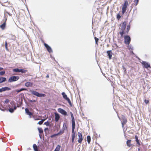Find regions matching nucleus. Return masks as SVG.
I'll use <instances>...</instances> for the list:
<instances>
[{"label": "nucleus", "instance_id": "obj_28", "mask_svg": "<svg viewBox=\"0 0 151 151\" xmlns=\"http://www.w3.org/2000/svg\"><path fill=\"white\" fill-rule=\"evenodd\" d=\"M139 0H134V5H135V6H136L138 4L139 2Z\"/></svg>", "mask_w": 151, "mask_h": 151}, {"label": "nucleus", "instance_id": "obj_14", "mask_svg": "<svg viewBox=\"0 0 151 151\" xmlns=\"http://www.w3.org/2000/svg\"><path fill=\"white\" fill-rule=\"evenodd\" d=\"M10 88L5 87H2L0 88V93L2 92L3 91H9L11 90Z\"/></svg>", "mask_w": 151, "mask_h": 151}, {"label": "nucleus", "instance_id": "obj_15", "mask_svg": "<svg viewBox=\"0 0 151 151\" xmlns=\"http://www.w3.org/2000/svg\"><path fill=\"white\" fill-rule=\"evenodd\" d=\"M25 110L26 114H27L29 115L30 117L31 118L32 117V116L33 115V113L30 112L29 110V109L27 108H25Z\"/></svg>", "mask_w": 151, "mask_h": 151}, {"label": "nucleus", "instance_id": "obj_38", "mask_svg": "<svg viewBox=\"0 0 151 151\" xmlns=\"http://www.w3.org/2000/svg\"><path fill=\"white\" fill-rule=\"evenodd\" d=\"M58 134H52V135L51 136H50V137L51 138H53L54 137H55V136H58Z\"/></svg>", "mask_w": 151, "mask_h": 151}, {"label": "nucleus", "instance_id": "obj_7", "mask_svg": "<svg viewBox=\"0 0 151 151\" xmlns=\"http://www.w3.org/2000/svg\"><path fill=\"white\" fill-rule=\"evenodd\" d=\"M62 95L63 96V98L66 100L70 106H72V104L71 102L70 99L67 97V95L65 94V93L64 92H62Z\"/></svg>", "mask_w": 151, "mask_h": 151}, {"label": "nucleus", "instance_id": "obj_21", "mask_svg": "<svg viewBox=\"0 0 151 151\" xmlns=\"http://www.w3.org/2000/svg\"><path fill=\"white\" fill-rule=\"evenodd\" d=\"M131 140H128L127 141V145L129 147H130L132 145V144H131Z\"/></svg>", "mask_w": 151, "mask_h": 151}, {"label": "nucleus", "instance_id": "obj_45", "mask_svg": "<svg viewBox=\"0 0 151 151\" xmlns=\"http://www.w3.org/2000/svg\"><path fill=\"white\" fill-rule=\"evenodd\" d=\"M122 68H123V69L124 70V72H125L126 71V68H125V67H124V66H122Z\"/></svg>", "mask_w": 151, "mask_h": 151}, {"label": "nucleus", "instance_id": "obj_46", "mask_svg": "<svg viewBox=\"0 0 151 151\" xmlns=\"http://www.w3.org/2000/svg\"><path fill=\"white\" fill-rule=\"evenodd\" d=\"M74 139L75 138H72V142L73 143H74Z\"/></svg>", "mask_w": 151, "mask_h": 151}, {"label": "nucleus", "instance_id": "obj_3", "mask_svg": "<svg viewBox=\"0 0 151 151\" xmlns=\"http://www.w3.org/2000/svg\"><path fill=\"white\" fill-rule=\"evenodd\" d=\"M128 4V1L127 0H125L124 4L122 5V13L124 14L126 12L127 10V8Z\"/></svg>", "mask_w": 151, "mask_h": 151}, {"label": "nucleus", "instance_id": "obj_37", "mask_svg": "<svg viewBox=\"0 0 151 151\" xmlns=\"http://www.w3.org/2000/svg\"><path fill=\"white\" fill-rule=\"evenodd\" d=\"M5 73V72L4 71H2L0 72V75L3 76L4 75Z\"/></svg>", "mask_w": 151, "mask_h": 151}, {"label": "nucleus", "instance_id": "obj_17", "mask_svg": "<svg viewBox=\"0 0 151 151\" xmlns=\"http://www.w3.org/2000/svg\"><path fill=\"white\" fill-rule=\"evenodd\" d=\"M33 85V83L30 82H27L25 84V85L27 87H32Z\"/></svg>", "mask_w": 151, "mask_h": 151}, {"label": "nucleus", "instance_id": "obj_36", "mask_svg": "<svg viewBox=\"0 0 151 151\" xmlns=\"http://www.w3.org/2000/svg\"><path fill=\"white\" fill-rule=\"evenodd\" d=\"M45 119H42L41 121H39L38 123V124L39 125H41L43 123V122L45 121Z\"/></svg>", "mask_w": 151, "mask_h": 151}, {"label": "nucleus", "instance_id": "obj_47", "mask_svg": "<svg viewBox=\"0 0 151 151\" xmlns=\"http://www.w3.org/2000/svg\"><path fill=\"white\" fill-rule=\"evenodd\" d=\"M12 37H13V40H14L16 38V37L15 36H13Z\"/></svg>", "mask_w": 151, "mask_h": 151}, {"label": "nucleus", "instance_id": "obj_39", "mask_svg": "<svg viewBox=\"0 0 151 151\" xmlns=\"http://www.w3.org/2000/svg\"><path fill=\"white\" fill-rule=\"evenodd\" d=\"M47 126H48L49 125L50 123L49 122H45L44 123Z\"/></svg>", "mask_w": 151, "mask_h": 151}, {"label": "nucleus", "instance_id": "obj_33", "mask_svg": "<svg viewBox=\"0 0 151 151\" xmlns=\"http://www.w3.org/2000/svg\"><path fill=\"white\" fill-rule=\"evenodd\" d=\"M5 47L6 50L7 51H8L9 50H8V48L7 47V42L6 41H5Z\"/></svg>", "mask_w": 151, "mask_h": 151}, {"label": "nucleus", "instance_id": "obj_49", "mask_svg": "<svg viewBox=\"0 0 151 151\" xmlns=\"http://www.w3.org/2000/svg\"><path fill=\"white\" fill-rule=\"evenodd\" d=\"M3 69V68L1 67H0V70H2Z\"/></svg>", "mask_w": 151, "mask_h": 151}, {"label": "nucleus", "instance_id": "obj_40", "mask_svg": "<svg viewBox=\"0 0 151 151\" xmlns=\"http://www.w3.org/2000/svg\"><path fill=\"white\" fill-rule=\"evenodd\" d=\"M32 116L35 120H38L40 119H39L37 118L36 116Z\"/></svg>", "mask_w": 151, "mask_h": 151}, {"label": "nucleus", "instance_id": "obj_2", "mask_svg": "<svg viewBox=\"0 0 151 151\" xmlns=\"http://www.w3.org/2000/svg\"><path fill=\"white\" fill-rule=\"evenodd\" d=\"M72 119V138H75L76 135V132L74 131L75 128L76 124L75 122V119L73 114L71 112H70Z\"/></svg>", "mask_w": 151, "mask_h": 151}, {"label": "nucleus", "instance_id": "obj_16", "mask_svg": "<svg viewBox=\"0 0 151 151\" xmlns=\"http://www.w3.org/2000/svg\"><path fill=\"white\" fill-rule=\"evenodd\" d=\"M55 121L56 122H58L59 119L60 118V116L58 114L57 112H55Z\"/></svg>", "mask_w": 151, "mask_h": 151}, {"label": "nucleus", "instance_id": "obj_23", "mask_svg": "<svg viewBox=\"0 0 151 151\" xmlns=\"http://www.w3.org/2000/svg\"><path fill=\"white\" fill-rule=\"evenodd\" d=\"M27 90L26 88H21L20 89H17L16 90V91L17 93H19L20 92L23 91H26Z\"/></svg>", "mask_w": 151, "mask_h": 151}, {"label": "nucleus", "instance_id": "obj_22", "mask_svg": "<svg viewBox=\"0 0 151 151\" xmlns=\"http://www.w3.org/2000/svg\"><path fill=\"white\" fill-rule=\"evenodd\" d=\"M6 80V78L5 77H1L0 78V84L5 82Z\"/></svg>", "mask_w": 151, "mask_h": 151}, {"label": "nucleus", "instance_id": "obj_8", "mask_svg": "<svg viewBox=\"0 0 151 151\" xmlns=\"http://www.w3.org/2000/svg\"><path fill=\"white\" fill-rule=\"evenodd\" d=\"M121 120L122 126L123 128H124V125L126 124L127 122V119L125 116H123L122 117Z\"/></svg>", "mask_w": 151, "mask_h": 151}, {"label": "nucleus", "instance_id": "obj_41", "mask_svg": "<svg viewBox=\"0 0 151 151\" xmlns=\"http://www.w3.org/2000/svg\"><path fill=\"white\" fill-rule=\"evenodd\" d=\"M9 101V100L8 99H6L5 101L4 102L6 104H8Z\"/></svg>", "mask_w": 151, "mask_h": 151}, {"label": "nucleus", "instance_id": "obj_18", "mask_svg": "<svg viewBox=\"0 0 151 151\" xmlns=\"http://www.w3.org/2000/svg\"><path fill=\"white\" fill-rule=\"evenodd\" d=\"M107 53L108 54V55L109 56V58L110 59L111 58L112 53L111 50H109L107 51Z\"/></svg>", "mask_w": 151, "mask_h": 151}, {"label": "nucleus", "instance_id": "obj_1", "mask_svg": "<svg viewBox=\"0 0 151 151\" xmlns=\"http://www.w3.org/2000/svg\"><path fill=\"white\" fill-rule=\"evenodd\" d=\"M127 22L124 21L122 24L121 28H120L119 33L122 38H123L124 35L127 34L130 30V25H128L127 26L126 31H125Z\"/></svg>", "mask_w": 151, "mask_h": 151}, {"label": "nucleus", "instance_id": "obj_12", "mask_svg": "<svg viewBox=\"0 0 151 151\" xmlns=\"http://www.w3.org/2000/svg\"><path fill=\"white\" fill-rule=\"evenodd\" d=\"M44 45L45 47L46 48L47 51L51 53L52 52V50L50 47L48 45L45 43L44 44Z\"/></svg>", "mask_w": 151, "mask_h": 151}, {"label": "nucleus", "instance_id": "obj_43", "mask_svg": "<svg viewBox=\"0 0 151 151\" xmlns=\"http://www.w3.org/2000/svg\"><path fill=\"white\" fill-rule=\"evenodd\" d=\"M144 101H145V104H147L149 103V102L148 100H147L146 99H145L144 100Z\"/></svg>", "mask_w": 151, "mask_h": 151}, {"label": "nucleus", "instance_id": "obj_20", "mask_svg": "<svg viewBox=\"0 0 151 151\" xmlns=\"http://www.w3.org/2000/svg\"><path fill=\"white\" fill-rule=\"evenodd\" d=\"M12 103L13 104V105H14V109H12V108H10L9 109V111L11 113L13 112L14 111V110H15L16 109L15 103H14V102H12Z\"/></svg>", "mask_w": 151, "mask_h": 151}, {"label": "nucleus", "instance_id": "obj_32", "mask_svg": "<svg viewBox=\"0 0 151 151\" xmlns=\"http://www.w3.org/2000/svg\"><path fill=\"white\" fill-rule=\"evenodd\" d=\"M94 39L95 40L96 44L98 45L99 41V39L96 37H94Z\"/></svg>", "mask_w": 151, "mask_h": 151}, {"label": "nucleus", "instance_id": "obj_11", "mask_svg": "<svg viewBox=\"0 0 151 151\" xmlns=\"http://www.w3.org/2000/svg\"><path fill=\"white\" fill-rule=\"evenodd\" d=\"M142 64L145 68H147L150 67V65L146 62L143 61Z\"/></svg>", "mask_w": 151, "mask_h": 151}, {"label": "nucleus", "instance_id": "obj_31", "mask_svg": "<svg viewBox=\"0 0 151 151\" xmlns=\"http://www.w3.org/2000/svg\"><path fill=\"white\" fill-rule=\"evenodd\" d=\"M38 129L40 134L43 133V130L41 128H38Z\"/></svg>", "mask_w": 151, "mask_h": 151}, {"label": "nucleus", "instance_id": "obj_26", "mask_svg": "<svg viewBox=\"0 0 151 151\" xmlns=\"http://www.w3.org/2000/svg\"><path fill=\"white\" fill-rule=\"evenodd\" d=\"M87 139L88 143V144H89L91 140V137L90 136L88 135L87 137Z\"/></svg>", "mask_w": 151, "mask_h": 151}, {"label": "nucleus", "instance_id": "obj_24", "mask_svg": "<svg viewBox=\"0 0 151 151\" xmlns=\"http://www.w3.org/2000/svg\"><path fill=\"white\" fill-rule=\"evenodd\" d=\"M61 147V146L59 145H58L55 149L54 150V151H59L60 149V148Z\"/></svg>", "mask_w": 151, "mask_h": 151}, {"label": "nucleus", "instance_id": "obj_19", "mask_svg": "<svg viewBox=\"0 0 151 151\" xmlns=\"http://www.w3.org/2000/svg\"><path fill=\"white\" fill-rule=\"evenodd\" d=\"M6 19L5 22L0 26V27L3 30L5 28L6 25Z\"/></svg>", "mask_w": 151, "mask_h": 151}, {"label": "nucleus", "instance_id": "obj_48", "mask_svg": "<svg viewBox=\"0 0 151 151\" xmlns=\"http://www.w3.org/2000/svg\"><path fill=\"white\" fill-rule=\"evenodd\" d=\"M6 13L8 14L9 15L11 16V14H10V13L7 12H6Z\"/></svg>", "mask_w": 151, "mask_h": 151}, {"label": "nucleus", "instance_id": "obj_57", "mask_svg": "<svg viewBox=\"0 0 151 151\" xmlns=\"http://www.w3.org/2000/svg\"><path fill=\"white\" fill-rule=\"evenodd\" d=\"M139 148H138V150L139 151Z\"/></svg>", "mask_w": 151, "mask_h": 151}, {"label": "nucleus", "instance_id": "obj_9", "mask_svg": "<svg viewBox=\"0 0 151 151\" xmlns=\"http://www.w3.org/2000/svg\"><path fill=\"white\" fill-rule=\"evenodd\" d=\"M78 142L79 143L81 144L83 140V137L82 134V133L78 132Z\"/></svg>", "mask_w": 151, "mask_h": 151}, {"label": "nucleus", "instance_id": "obj_25", "mask_svg": "<svg viewBox=\"0 0 151 151\" xmlns=\"http://www.w3.org/2000/svg\"><path fill=\"white\" fill-rule=\"evenodd\" d=\"M29 102L30 103H31L30 104V106H35V105L33 103H32L33 102H36V100H29Z\"/></svg>", "mask_w": 151, "mask_h": 151}, {"label": "nucleus", "instance_id": "obj_42", "mask_svg": "<svg viewBox=\"0 0 151 151\" xmlns=\"http://www.w3.org/2000/svg\"><path fill=\"white\" fill-rule=\"evenodd\" d=\"M138 145L139 146H140L141 145V144L139 142V140L136 141Z\"/></svg>", "mask_w": 151, "mask_h": 151}, {"label": "nucleus", "instance_id": "obj_29", "mask_svg": "<svg viewBox=\"0 0 151 151\" xmlns=\"http://www.w3.org/2000/svg\"><path fill=\"white\" fill-rule=\"evenodd\" d=\"M20 70L18 68H15L13 70V71L14 72H20Z\"/></svg>", "mask_w": 151, "mask_h": 151}, {"label": "nucleus", "instance_id": "obj_53", "mask_svg": "<svg viewBox=\"0 0 151 151\" xmlns=\"http://www.w3.org/2000/svg\"><path fill=\"white\" fill-rule=\"evenodd\" d=\"M39 136H40V137H41V135L40 134H39Z\"/></svg>", "mask_w": 151, "mask_h": 151}, {"label": "nucleus", "instance_id": "obj_54", "mask_svg": "<svg viewBox=\"0 0 151 151\" xmlns=\"http://www.w3.org/2000/svg\"><path fill=\"white\" fill-rule=\"evenodd\" d=\"M130 49H131V50H132V48H129V50H130Z\"/></svg>", "mask_w": 151, "mask_h": 151}, {"label": "nucleus", "instance_id": "obj_10", "mask_svg": "<svg viewBox=\"0 0 151 151\" xmlns=\"http://www.w3.org/2000/svg\"><path fill=\"white\" fill-rule=\"evenodd\" d=\"M58 111L61 114H63L64 116H66L67 115V112L62 109L60 108L58 109Z\"/></svg>", "mask_w": 151, "mask_h": 151}, {"label": "nucleus", "instance_id": "obj_50", "mask_svg": "<svg viewBox=\"0 0 151 151\" xmlns=\"http://www.w3.org/2000/svg\"><path fill=\"white\" fill-rule=\"evenodd\" d=\"M46 77L47 78H49V76L48 75H47L46 76Z\"/></svg>", "mask_w": 151, "mask_h": 151}, {"label": "nucleus", "instance_id": "obj_27", "mask_svg": "<svg viewBox=\"0 0 151 151\" xmlns=\"http://www.w3.org/2000/svg\"><path fill=\"white\" fill-rule=\"evenodd\" d=\"M33 148L35 151H38L37 147L36 144H34L33 145Z\"/></svg>", "mask_w": 151, "mask_h": 151}, {"label": "nucleus", "instance_id": "obj_34", "mask_svg": "<svg viewBox=\"0 0 151 151\" xmlns=\"http://www.w3.org/2000/svg\"><path fill=\"white\" fill-rule=\"evenodd\" d=\"M27 72V70H25L24 69H20V72L22 73H25L26 72Z\"/></svg>", "mask_w": 151, "mask_h": 151}, {"label": "nucleus", "instance_id": "obj_6", "mask_svg": "<svg viewBox=\"0 0 151 151\" xmlns=\"http://www.w3.org/2000/svg\"><path fill=\"white\" fill-rule=\"evenodd\" d=\"M19 78V76H13L11 77L9 79V82H12L17 81Z\"/></svg>", "mask_w": 151, "mask_h": 151}, {"label": "nucleus", "instance_id": "obj_35", "mask_svg": "<svg viewBox=\"0 0 151 151\" xmlns=\"http://www.w3.org/2000/svg\"><path fill=\"white\" fill-rule=\"evenodd\" d=\"M121 17V16L120 15L119 13L117 14L116 15V18L118 20H119Z\"/></svg>", "mask_w": 151, "mask_h": 151}, {"label": "nucleus", "instance_id": "obj_55", "mask_svg": "<svg viewBox=\"0 0 151 151\" xmlns=\"http://www.w3.org/2000/svg\"><path fill=\"white\" fill-rule=\"evenodd\" d=\"M3 2H4L3 3H5L6 2L5 1H3Z\"/></svg>", "mask_w": 151, "mask_h": 151}, {"label": "nucleus", "instance_id": "obj_51", "mask_svg": "<svg viewBox=\"0 0 151 151\" xmlns=\"http://www.w3.org/2000/svg\"><path fill=\"white\" fill-rule=\"evenodd\" d=\"M48 128H45V130H47L48 129Z\"/></svg>", "mask_w": 151, "mask_h": 151}, {"label": "nucleus", "instance_id": "obj_52", "mask_svg": "<svg viewBox=\"0 0 151 151\" xmlns=\"http://www.w3.org/2000/svg\"><path fill=\"white\" fill-rule=\"evenodd\" d=\"M115 45L116 47H118V46L116 44H115Z\"/></svg>", "mask_w": 151, "mask_h": 151}, {"label": "nucleus", "instance_id": "obj_4", "mask_svg": "<svg viewBox=\"0 0 151 151\" xmlns=\"http://www.w3.org/2000/svg\"><path fill=\"white\" fill-rule=\"evenodd\" d=\"M124 43L127 45H129L131 41L130 37L128 35H125L124 37Z\"/></svg>", "mask_w": 151, "mask_h": 151}, {"label": "nucleus", "instance_id": "obj_30", "mask_svg": "<svg viewBox=\"0 0 151 151\" xmlns=\"http://www.w3.org/2000/svg\"><path fill=\"white\" fill-rule=\"evenodd\" d=\"M64 132V130H60V132L58 133L57 134L58 135H59L60 134H63Z\"/></svg>", "mask_w": 151, "mask_h": 151}, {"label": "nucleus", "instance_id": "obj_5", "mask_svg": "<svg viewBox=\"0 0 151 151\" xmlns=\"http://www.w3.org/2000/svg\"><path fill=\"white\" fill-rule=\"evenodd\" d=\"M30 92L32 94L35 95L37 97H44L45 96V95L44 94L40 93L38 92L35 91H31Z\"/></svg>", "mask_w": 151, "mask_h": 151}, {"label": "nucleus", "instance_id": "obj_13", "mask_svg": "<svg viewBox=\"0 0 151 151\" xmlns=\"http://www.w3.org/2000/svg\"><path fill=\"white\" fill-rule=\"evenodd\" d=\"M94 151H103L101 147L99 145H97L94 149Z\"/></svg>", "mask_w": 151, "mask_h": 151}, {"label": "nucleus", "instance_id": "obj_56", "mask_svg": "<svg viewBox=\"0 0 151 151\" xmlns=\"http://www.w3.org/2000/svg\"><path fill=\"white\" fill-rule=\"evenodd\" d=\"M132 53H133V52L132 51Z\"/></svg>", "mask_w": 151, "mask_h": 151}, {"label": "nucleus", "instance_id": "obj_44", "mask_svg": "<svg viewBox=\"0 0 151 151\" xmlns=\"http://www.w3.org/2000/svg\"><path fill=\"white\" fill-rule=\"evenodd\" d=\"M135 138L136 139V141L139 140L138 138V137L137 135H135Z\"/></svg>", "mask_w": 151, "mask_h": 151}]
</instances>
